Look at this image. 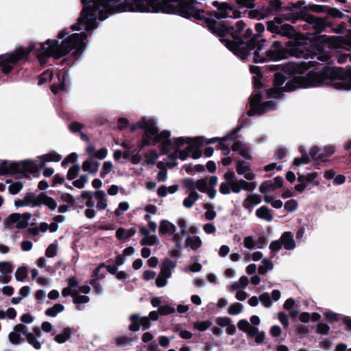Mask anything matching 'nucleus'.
<instances>
[{
	"instance_id": "1",
	"label": "nucleus",
	"mask_w": 351,
	"mask_h": 351,
	"mask_svg": "<svg viewBox=\"0 0 351 351\" xmlns=\"http://www.w3.org/2000/svg\"><path fill=\"white\" fill-rule=\"evenodd\" d=\"M317 71H310L304 76H295L288 80L282 88L284 92H291L298 88H306L327 85L339 90H351V67L345 70L342 67L321 64Z\"/></svg>"
},
{
	"instance_id": "2",
	"label": "nucleus",
	"mask_w": 351,
	"mask_h": 351,
	"mask_svg": "<svg viewBox=\"0 0 351 351\" xmlns=\"http://www.w3.org/2000/svg\"><path fill=\"white\" fill-rule=\"evenodd\" d=\"M68 34L66 29L61 30L58 34V39L64 38ZM87 37L86 32H80L71 34L60 43L59 40L48 39L45 43L40 44L38 51L40 52L37 55V58L41 64H45L50 57L59 59L66 56L72 49H75L72 56L77 58L86 47L85 40Z\"/></svg>"
},
{
	"instance_id": "3",
	"label": "nucleus",
	"mask_w": 351,
	"mask_h": 351,
	"mask_svg": "<svg viewBox=\"0 0 351 351\" xmlns=\"http://www.w3.org/2000/svg\"><path fill=\"white\" fill-rule=\"evenodd\" d=\"M246 24L242 20L238 21L235 25H231L228 28L227 34H229L232 40L226 38V36H223L219 38L223 43L230 51L234 55L239 57L242 60L248 58L250 56H252V61L254 63L265 62L268 58L266 54L261 53L264 44L265 39L260 38L259 34H256L252 38L248 41L243 40L239 36V34L245 27Z\"/></svg>"
},
{
	"instance_id": "4",
	"label": "nucleus",
	"mask_w": 351,
	"mask_h": 351,
	"mask_svg": "<svg viewBox=\"0 0 351 351\" xmlns=\"http://www.w3.org/2000/svg\"><path fill=\"white\" fill-rule=\"evenodd\" d=\"M119 1V0H81L83 9L79 17V24H84L88 16L90 19H96V13L100 7L104 8L99 11L98 19L100 21L106 19L109 14L123 12L124 11L117 10L116 5Z\"/></svg>"
},
{
	"instance_id": "5",
	"label": "nucleus",
	"mask_w": 351,
	"mask_h": 351,
	"mask_svg": "<svg viewBox=\"0 0 351 351\" xmlns=\"http://www.w3.org/2000/svg\"><path fill=\"white\" fill-rule=\"evenodd\" d=\"M188 0H152L150 12L173 14L190 19L195 10Z\"/></svg>"
},
{
	"instance_id": "6",
	"label": "nucleus",
	"mask_w": 351,
	"mask_h": 351,
	"mask_svg": "<svg viewBox=\"0 0 351 351\" xmlns=\"http://www.w3.org/2000/svg\"><path fill=\"white\" fill-rule=\"evenodd\" d=\"M36 51V45L30 43L27 47H20L11 53L0 55V69L5 75L10 74L16 65L28 60L31 52Z\"/></svg>"
},
{
	"instance_id": "7",
	"label": "nucleus",
	"mask_w": 351,
	"mask_h": 351,
	"mask_svg": "<svg viewBox=\"0 0 351 351\" xmlns=\"http://www.w3.org/2000/svg\"><path fill=\"white\" fill-rule=\"evenodd\" d=\"M141 129L144 130L141 141V147L154 146L161 141V138H170L171 132L169 130H163L159 133V129L156 126L154 120L152 119L142 118Z\"/></svg>"
},
{
	"instance_id": "8",
	"label": "nucleus",
	"mask_w": 351,
	"mask_h": 351,
	"mask_svg": "<svg viewBox=\"0 0 351 351\" xmlns=\"http://www.w3.org/2000/svg\"><path fill=\"white\" fill-rule=\"evenodd\" d=\"M38 171L37 165L32 160L18 162L3 160L0 163V176L23 173H35Z\"/></svg>"
},
{
	"instance_id": "9",
	"label": "nucleus",
	"mask_w": 351,
	"mask_h": 351,
	"mask_svg": "<svg viewBox=\"0 0 351 351\" xmlns=\"http://www.w3.org/2000/svg\"><path fill=\"white\" fill-rule=\"evenodd\" d=\"M266 27L267 30L273 34V37L279 35L289 39H293L298 34L291 25L284 23L282 15L276 16L273 20L266 21Z\"/></svg>"
},
{
	"instance_id": "10",
	"label": "nucleus",
	"mask_w": 351,
	"mask_h": 351,
	"mask_svg": "<svg viewBox=\"0 0 351 351\" xmlns=\"http://www.w3.org/2000/svg\"><path fill=\"white\" fill-rule=\"evenodd\" d=\"M262 89L254 91L250 97V108L247 111L250 117L257 114H262L266 111L274 110L276 109V104L273 101L262 102L263 100Z\"/></svg>"
},
{
	"instance_id": "11",
	"label": "nucleus",
	"mask_w": 351,
	"mask_h": 351,
	"mask_svg": "<svg viewBox=\"0 0 351 351\" xmlns=\"http://www.w3.org/2000/svg\"><path fill=\"white\" fill-rule=\"evenodd\" d=\"M212 5L217 8V11L211 10L206 12L208 17L214 16L217 19L220 20L228 17L238 19L241 16L239 10L234 8L229 3L226 2L220 3L218 1H213Z\"/></svg>"
},
{
	"instance_id": "12",
	"label": "nucleus",
	"mask_w": 351,
	"mask_h": 351,
	"mask_svg": "<svg viewBox=\"0 0 351 351\" xmlns=\"http://www.w3.org/2000/svg\"><path fill=\"white\" fill-rule=\"evenodd\" d=\"M151 3L152 0H124L116 8L118 11L150 12Z\"/></svg>"
},
{
	"instance_id": "13",
	"label": "nucleus",
	"mask_w": 351,
	"mask_h": 351,
	"mask_svg": "<svg viewBox=\"0 0 351 351\" xmlns=\"http://www.w3.org/2000/svg\"><path fill=\"white\" fill-rule=\"evenodd\" d=\"M32 217L30 213H12L3 220V225L5 228L11 229L14 226L18 229H24L27 228L29 221Z\"/></svg>"
},
{
	"instance_id": "14",
	"label": "nucleus",
	"mask_w": 351,
	"mask_h": 351,
	"mask_svg": "<svg viewBox=\"0 0 351 351\" xmlns=\"http://www.w3.org/2000/svg\"><path fill=\"white\" fill-rule=\"evenodd\" d=\"M263 71H261V69L260 66L251 65L250 66V71L252 73L256 74V75L253 76V87L254 88V91H256L257 90H261L263 88V84L261 82V80L263 77V73L269 71H276L280 70L279 65H266L263 68Z\"/></svg>"
},
{
	"instance_id": "15",
	"label": "nucleus",
	"mask_w": 351,
	"mask_h": 351,
	"mask_svg": "<svg viewBox=\"0 0 351 351\" xmlns=\"http://www.w3.org/2000/svg\"><path fill=\"white\" fill-rule=\"evenodd\" d=\"M300 6H297L293 3H291L289 5L282 6V1L280 0H269L268 5L265 8L267 16H269L273 12H294L295 9H298Z\"/></svg>"
},
{
	"instance_id": "16",
	"label": "nucleus",
	"mask_w": 351,
	"mask_h": 351,
	"mask_svg": "<svg viewBox=\"0 0 351 351\" xmlns=\"http://www.w3.org/2000/svg\"><path fill=\"white\" fill-rule=\"evenodd\" d=\"M266 56L270 60L278 61L286 57V51L280 41H274L271 49L266 51Z\"/></svg>"
},
{
	"instance_id": "17",
	"label": "nucleus",
	"mask_w": 351,
	"mask_h": 351,
	"mask_svg": "<svg viewBox=\"0 0 351 351\" xmlns=\"http://www.w3.org/2000/svg\"><path fill=\"white\" fill-rule=\"evenodd\" d=\"M306 21L312 25L317 33H321L327 27H331V24L327 21V18H319L312 14L307 16Z\"/></svg>"
},
{
	"instance_id": "18",
	"label": "nucleus",
	"mask_w": 351,
	"mask_h": 351,
	"mask_svg": "<svg viewBox=\"0 0 351 351\" xmlns=\"http://www.w3.org/2000/svg\"><path fill=\"white\" fill-rule=\"evenodd\" d=\"M315 41L319 44L328 45L329 48H341L343 44V39L339 36H328L326 35H319L315 36Z\"/></svg>"
},
{
	"instance_id": "19",
	"label": "nucleus",
	"mask_w": 351,
	"mask_h": 351,
	"mask_svg": "<svg viewBox=\"0 0 351 351\" xmlns=\"http://www.w3.org/2000/svg\"><path fill=\"white\" fill-rule=\"evenodd\" d=\"M67 73L65 71H58L56 76L58 80V83H53L50 86L51 91L54 95H58L60 91H66L69 90L68 86L65 82L66 77Z\"/></svg>"
},
{
	"instance_id": "20",
	"label": "nucleus",
	"mask_w": 351,
	"mask_h": 351,
	"mask_svg": "<svg viewBox=\"0 0 351 351\" xmlns=\"http://www.w3.org/2000/svg\"><path fill=\"white\" fill-rule=\"evenodd\" d=\"M36 207H40L44 205L51 211L55 210L58 206L56 199L48 196L45 192H42L36 196Z\"/></svg>"
},
{
	"instance_id": "21",
	"label": "nucleus",
	"mask_w": 351,
	"mask_h": 351,
	"mask_svg": "<svg viewBox=\"0 0 351 351\" xmlns=\"http://www.w3.org/2000/svg\"><path fill=\"white\" fill-rule=\"evenodd\" d=\"M36 195L32 192L27 193L23 199H18L14 201L16 207L32 206L36 207Z\"/></svg>"
},
{
	"instance_id": "22",
	"label": "nucleus",
	"mask_w": 351,
	"mask_h": 351,
	"mask_svg": "<svg viewBox=\"0 0 351 351\" xmlns=\"http://www.w3.org/2000/svg\"><path fill=\"white\" fill-rule=\"evenodd\" d=\"M142 147L136 149H131L130 150H126L123 153V158L128 160H130L134 165L139 164L142 160L141 155Z\"/></svg>"
},
{
	"instance_id": "23",
	"label": "nucleus",
	"mask_w": 351,
	"mask_h": 351,
	"mask_svg": "<svg viewBox=\"0 0 351 351\" xmlns=\"http://www.w3.org/2000/svg\"><path fill=\"white\" fill-rule=\"evenodd\" d=\"M336 147L332 145H328L323 148L322 152L319 154L316 158V164L319 165V162L328 161V158L335 154Z\"/></svg>"
},
{
	"instance_id": "24",
	"label": "nucleus",
	"mask_w": 351,
	"mask_h": 351,
	"mask_svg": "<svg viewBox=\"0 0 351 351\" xmlns=\"http://www.w3.org/2000/svg\"><path fill=\"white\" fill-rule=\"evenodd\" d=\"M202 143V140L201 137H197L194 139H193L192 142H187L188 145H190L191 146V157L193 159H198L202 155V152L199 149V147L201 146Z\"/></svg>"
},
{
	"instance_id": "25",
	"label": "nucleus",
	"mask_w": 351,
	"mask_h": 351,
	"mask_svg": "<svg viewBox=\"0 0 351 351\" xmlns=\"http://www.w3.org/2000/svg\"><path fill=\"white\" fill-rule=\"evenodd\" d=\"M62 159V156L56 152H52L49 154H44L41 156V161L39 165H37L38 170L43 169L47 162H59Z\"/></svg>"
},
{
	"instance_id": "26",
	"label": "nucleus",
	"mask_w": 351,
	"mask_h": 351,
	"mask_svg": "<svg viewBox=\"0 0 351 351\" xmlns=\"http://www.w3.org/2000/svg\"><path fill=\"white\" fill-rule=\"evenodd\" d=\"M176 266V262L169 258H165L161 265L160 275L165 278H170L171 276V269Z\"/></svg>"
},
{
	"instance_id": "27",
	"label": "nucleus",
	"mask_w": 351,
	"mask_h": 351,
	"mask_svg": "<svg viewBox=\"0 0 351 351\" xmlns=\"http://www.w3.org/2000/svg\"><path fill=\"white\" fill-rule=\"evenodd\" d=\"M280 240V242L282 245H283L285 249L291 250L295 248V243L291 232H285L282 234Z\"/></svg>"
},
{
	"instance_id": "28",
	"label": "nucleus",
	"mask_w": 351,
	"mask_h": 351,
	"mask_svg": "<svg viewBox=\"0 0 351 351\" xmlns=\"http://www.w3.org/2000/svg\"><path fill=\"white\" fill-rule=\"evenodd\" d=\"M261 202V197L258 194L247 195L243 202V206L251 211L253 205H257Z\"/></svg>"
},
{
	"instance_id": "29",
	"label": "nucleus",
	"mask_w": 351,
	"mask_h": 351,
	"mask_svg": "<svg viewBox=\"0 0 351 351\" xmlns=\"http://www.w3.org/2000/svg\"><path fill=\"white\" fill-rule=\"evenodd\" d=\"M136 234V230L131 228L128 230L125 228L120 227L116 231V237L119 241H126L133 237Z\"/></svg>"
},
{
	"instance_id": "30",
	"label": "nucleus",
	"mask_w": 351,
	"mask_h": 351,
	"mask_svg": "<svg viewBox=\"0 0 351 351\" xmlns=\"http://www.w3.org/2000/svg\"><path fill=\"white\" fill-rule=\"evenodd\" d=\"M271 211L267 206H262L256 210V215L259 219L271 221L274 218Z\"/></svg>"
},
{
	"instance_id": "31",
	"label": "nucleus",
	"mask_w": 351,
	"mask_h": 351,
	"mask_svg": "<svg viewBox=\"0 0 351 351\" xmlns=\"http://www.w3.org/2000/svg\"><path fill=\"white\" fill-rule=\"evenodd\" d=\"M176 230V228L172 223L165 219L160 221L159 226V232L160 234H174Z\"/></svg>"
},
{
	"instance_id": "32",
	"label": "nucleus",
	"mask_w": 351,
	"mask_h": 351,
	"mask_svg": "<svg viewBox=\"0 0 351 351\" xmlns=\"http://www.w3.org/2000/svg\"><path fill=\"white\" fill-rule=\"evenodd\" d=\"M99 167V163L97 161H94L92 159L86 160L82 163V169L84 171H88L90 173L95 174Z\"/></svg>"
},
{
	"instance_id": "33",
	"label": "nucleus",
	"mask_w": 351,
	"mask_h": 351,
	"mask_svg": "<svg viewBox=\"0 0 351 351\" xmlns=\"http://www.w3.org/2000/svg\"><path fill=\"white\" fill-rule=\"evenodd\" d=\"M202 245V241L198 236H189L185 241V247H191L193 250H197Z\"/></svg>"
},
{
	"instance_id": "34",
	"label": "nucleus",
	"mask_w": 351,
	"mask_h": 351,
	"mask_svg": "<svg viewBox=\"0 0 351 351\" xmlns=\"http://www.w3.org/2000/svg\"><path fill=\"white\" fill-rule=\"evenodd\" d=\"M96 19H90V16H88V19L86 21V23L83 25L79 24V19L77 20V23L74 24L71 26V28L73 30L78 31L80 30V26L85 25V29L86 31H92L97 28V25L96 23Z\"/></svg>"
},
{
	"instance_id": "35",
	"label": "nucleus",
	"mask_w": 351,
	"mask_h": 351,
	"mask_svg": "<svg viewBox=\"0 0 351 351\" xmlns=\"http://www.w3.org/2000/svg\"><path fill=\"white\" fill-rule=\"evenodd\" d=\"M73 330L71 328H64L61 333L56 335L54 340L58 343H65L71 338Z\"/></svg>"
},
{
	"instance_id": "36",
	"label": "nucleus",
	"mask_w": 351,
	"mask_h": 351,
	"mask_svg": "<svg viewBox=\"0 0 351 351\" xmlns=\"http://www.w3.org/2000/svg\"><path fill=\"white\" fill-rule=\"evenodd\" d=\"M95 197L98 200L97 208L99 210H104L107 207L106 193L104 191L99 190L95 193Z\"/></svg>"
},
{
	"instance_id": "37",
	"label": "nucleus",
	"mask_w": 351,
	"mask_h": 351,
	"mask_svg": "<svg viewBox=\"0 0 351 351\" xmlns=\"http://www.w3.org/2000/svg\"><path fill=\"white\" fill-rule=\"evenodd\" d=\"M64 310V306L60 303H57L55 304L52 307L48 308L45 311V315L49 317H54Z\"/></svg>"
},
{
	"instance_id": "38",
	"label": "nucleus",
	"mask_w": 351,
	"mask_h": 351,
	"mask_svg": "<svg viewBox=\"0 0 351 351\" xmlns=\"http://www.w3.org/2000/svg\"><path fill=\"white\" fill-rule=\"evenodd\" d=\"M263 265H261L258 268V273L260 275H265L269 270L273 269L274 264L271 260L264 258L262 261Z\"/></svg>"
},
{
	"instance_id": "39",
	"label": "nucleus",
	"mask_w": 351,
	"mask_h": 351,
	"mask_svg": "<svg viewBox=\"0 0 351 351\" xmlns=\"http://www.w3.org/2000/svg\"><path fill=\"white\" fill-rule=\"evenodd\" d=\"M199 198V195L197 191L189 193V195L183 201V205L187 208H191L195 202Z\"/></svg>"
},
{
	"instance_id": "40",
	"label": "nucleus",
	"mask_w": 351,
	"mask_h": 351,
	"mask_svg": "<svg viewBox=\"0 0 351 351\" xmlns=\"http://www.w3.org/2000/svg\"><path fill=\"white\" fill-rule=\"evenodd\" d=\"M250 170V165L243 160H238L236 164V171L239 175H243Z\"/></svg>"
},
{
	"instance_id": "41",
	"label": "nucleus",
	"mask_w": 351,
	"mask_h": 351,
	"mask_svg": "<svg viewBox=\"0 0 351 351\" xmlns=\"http://www.w3.org/2000/svg\"><path fill=\"white\" fill-rule=\"evenodd\" d=\"M130 321L132 322L131 324L129 326V329L131 331L136 332L139 330L141 327L140 322V317L137 314H132L130 317Z\"/></svg>"
},
{
	"instance_id": "42",
	"label": "nucleus",
	"mask_w": 351,
	"mask_h": 351,
	"mask_svg": "<svg viewBox=\"0 0 351 351\" xmlns=\"http://www.w3.org/2000/svg\"><path fill=\"white\" fill-rule=\"evenodd\" d=\"M161 144L159 146L160 151L164 155H167L169 153L170 149L169 147L172 145V141L169 138H161V141L160 142Z\"/></svg>"
},
{
	"instance_id": "43",
	"label": "nucleus",
	"mask_w": 351,
	"mask_h": 351,
	"mask_svg": "<svg viewBox=\"0 0 351 351\" xmlns=\"http://www.w3.org/2000/svg\"><path fill=\"white\" fill-rule=\"evenodd\" d=\"M27 268L25 266L19 267L15 272V278L18 281H24L27 277Z\"/></svg>"
},
{
	"instance_id": "44",
	"label": "nucleus",
	"mask_w": 351,
	"mask_h": 351,
	"mask_svg": "<svg viewBox=\"0 0 351 351\" xmlns=\"http://www.w3.org/2000/svg\"><path fill=\"white\" fill-rule=\"evenodd\" d=\"M330 331V326L324 322H319L315 328V332L322 335H328Z\"/></svg>"
},
{
	"instance_id": "45",
	"label": "nucleus",
	"mask_w": 351,
	"mask_h": 351,
	"mask_svg": "<svg viewBox=\"0 0 351 351\" xmlns=\"http://www.w3.org/2000/svg\"><path fill=\"white\" fill-rule=\"evenodd\" d=\"M72 297L73 298V302L76 304H85L90 300L88 296L80 295L76 291H73Z\"/></svg>"
},
{
	"instance_id": "46",
	"label": "nucleus",
	"mask_w": 351,
	"mask_h": 351,
	"mask_svg": "<svg viewBox=\"0 0 351 351\" xmlns=\"http://www.w3.org/2000/svg\"><path fill=\"white\" fill-rule=\"evenodd\" d=\"M212 323L210 321H197L193 324V328L195 329L198 330L199 331L203 332L206 330L210 326Z\"/></svg>"
},
{
	"instance_id": "47",
	"label": "nucleus",
	"mask_w": 351,
	"mask_h": 351,
	"mask_svg": "<svg viewBox=\"0 0 351 351\" xmlns=\"http://www.w3.org/2000/svg\"><path fill=\"white\" fill-rule=\"evenodd\" d=\"M13 265L10 262H0V272L1 274H11L13 271Z\"/></svg>"
},
{
	"instance_id": "48",
	"label": "nucleus",
	"mask_w": 351,
	"mask_h": 351,
	"mask_svg": "<svg viewBox=\"0 0 351 351\" xmlns=\"http://www.w3.org/2000/svg\"><path fill=\"white\" fill-rule=\"evenodd\" d=\"M267 16H268L265 10L263 12V11H260L258 10H251L248 12V17L250 19H255L257 20H261Z\"/></svg>"
},
{
	"instance_id": "49",
	"label": "nucleus",
	"mask_w": 351,
	"mask_h": 351,
	"mask_svg": "<svg viewBox=\"0 0 351 351\" xmlns=\"http://www.w3.org/2000/svg\"><path fill=\"white\" fill-rule=\"evenodd\" d=\"M159 241H158V239L156 236H154V235H149V237H144L141 241V244L142 245H149V246H152V245H157Z\"/></svg>"
},
{
	"instance_id": "50",
	"label": "nucleus",
	"mask_w": 351,
	"mask_h": 351,
	"mask_svg": "<svg viewBox=\"0 0 351 351\" xmlns=\"http://www.w3.org/2000/svg\"><path fill=\"white\" fill-rule=\"evenodd\" d=\"M242 309H243L242 304L239 303V302H235L234 304H232L229 306V308L228 309V313L230 315H235L239 314L242 311Z\"/></svg>"
},
{
	"instance_id": "51",
	"label": "nucleus",
	"mask_w": 351,
	"mask_h": 351,
	"mask_svg": "<svg viewBox=\"0 0 351 351\" xmlns=\"http://www.w3.org/2000/svg\"><path fill=\"white\" fill-rule=\"evenodd\" d=\"M26 339L27 342L30 345H32L35 349H40L41 343L36 339V337L33 333L29 332L28 334H27Z\"/></svg>"
},
{
	"instance_id": "52",
	"label": "nucleus",
	"mask_w": 351,
	"mask_h": 351,
	"mask_svg": "<svg viewBox=\"0 0 351 351\" xmlns=\"http://www.w3.org/2000/svg\"><path fill=\"white\" fill-rule=\"evenodd\" d=\"M261 302L266 307L269 308L272 305L271 296L267 292L261 293L259 297Z\"/></svg>"
},
{
	"instance_id": "53",
	"label": "nucleus",
	"mask_w": 351,
	"mask_h": 351,
	"mask_svg": "<svg viewBox=\"0 0 351 351\" xmlns=\"http://www.w3.org/2000/svg\"><path fill=\"white\" fill-rule=\"evenodd\" d=\"M80 170L79 165H73L67 172V179L69 180H74L78 175Z\"/></svg>"
},
{
	"instance_id": "54",
	"label": "nucleus",
	"mask_w": 351,
	"mask_h": 351,
	"mask_svg": "<svg viewBox=\"0 0 351 351\" xmlns=\"http://www.w3.org/2000/svg\"><path fill=\"white\" fill-rule=\"evenodd\" d=\"M8 339L11 343L14 345H17L24 341V339L21 337V335L15 332L14 331L10 332L8 335Z\"/></svg>"
},
{
	"instance_id": "55",
	"label": "nucleus",
	"mask_w": 351,
	"mask_h": 351,
	"mask_svg": "<svg viewBox=\"0 0 351 351\" xmlns=\"http://www.w3.org/2000/svg\"><path fill=\"white\" fill-rule=\"evenodd\" d=\"M146 157L145 162L149 165H154L158 158V154L156 150L152 149Z\"/></svg>"
},
{
	"instance_id": "56",
	"label": "nucleus",
	"mask_w": 351,
	"mask_h": 351,
	"mask_svg": "<svg viewBox=\"0 0 351 351\" xmlns=\"http://www.w3.org/2000/svg\"><path fill=\"white\" fill-rule=\"evenodd\" d=\"M298 204L295 199H289L285 204V209L289 213L294 212L298 209Z\"/></svg>"
},
{
	"instance_id": "57",
	"label": "nucleus",
	"mask_w": 351,
	"mask_h": 351,
	"mask_svg": "<svg viewBox=\"0 0 351 351\" xmlns=\"http://www.w3.org/2000/svg\"><path fill=\"white\" fill-rule=\"evenodd\" d=\"M324 316L328 322L333 323L339 321L340 315L329 311L324 312Z\"/></svg>"
},
{
	"instance_id": "58",
	"label": "nucleus",
	"mask_w": 351,
	"mask_h": 351,
	"mask_svg": "<svg viewBox=\"0 0 351 351\" xmlns=\"http://www.w3.org/2000/svg\"><path fill=\"white\" fill-rule=\"evenodd\" d=\"M184 186L190 192L193 193L195 191V182L193 178H188L183 180Z\"/></svg>"
},
{
	"instance_id": "59",
	"label": "nucleus",
	"mask_w": 351,
	"mask_h": 351,
	"mask_svg": "<svg viewBox=\"0 0 351 351\" xmlns=\"http://www.w3.org/2000/svg\"><path fill=\"white\" fill-rule=\"evenodd\" d=\"M23 184L21 182H16L12 183L8 186V191H9L10 193H11L12 195H16L21 191V190L23 189Z\"/></svg>"
},
{
	"instance_id": "60",
	"label": "nucleus",
	"mask_w": 351,
	"mask_h": 351,
	"mask_svg": "<svg viewBox=\"0 0 351 351\" xmlns=\"http://www.w3.org/2000/svg\"><path fill=\"white\" fill-rule=\"evenodd\" d=\"M195 188H197L200 192L206 193L207 191L208 182L206 178L199 179L195 182Z\"/></svg>"
},
{
	"instance_id": "61",
	"label": "nucleus",
	"mask_w": 351,
	"mask_h": 351,
	"mask_svg": "<svg viewBox=\"0 0 351 351\" xmlns=\"http://www.w3.org/2000/svg\"><path fill=\"white\" fill-rule=\"evenodd\" d=\"M239 184H241L242 189L247 191H252L256 186L255 182H248L243 179L239 180Z\"/></svg>"
},
{
	"instance_id": "62",
	"label": "nucleus",
	"mask_w": 351,
	"mask_h": 351,
	"mask_svg": "<svg viewBox=\"0 0 351 351\" xmlns=\"http://www.w3.org/2000/svg\"><path fill=\"white\" fill-rule=\"evenodd\" d=\"M53 78V73L51 72H49L48 71H44L41 75L38 77V85H42L47 82L48 80H51Z\"/></svg>"
},
{
	"instance_id": "63",
	"label": "nucleus",
	"mask_w": 351,
	"mask_h": 351,
	"mask_svg": "<svg viewBox=\"0 0 351 351\" xmlns=\"http://www.w3.org/2000/svg\"><path fill=\"white\" fill-rule=\"evenodd\" d=\"M158 311H159L160 315H167L172 314V313H175L176 309L174 307H173L170 305L166 304V305L160 306L158 308Z\"/></svg>"
},
{
	"instance_id": "64",
	"label": "nucleus",
	"mask_w": 351,
	"mask_h": 351,
	"mask_svg": "<svg viewBox=\"0 0 351 351\" xmlns=\"http://www.w3.org/2000/svg\"><path fill=\"white\" fill-rule=\"evenodd\" d=\"M88 182V176L86 175H81L78 180H74L73 184L77 189H82L85 184Z\"/></svg>"
}]
</instances>
